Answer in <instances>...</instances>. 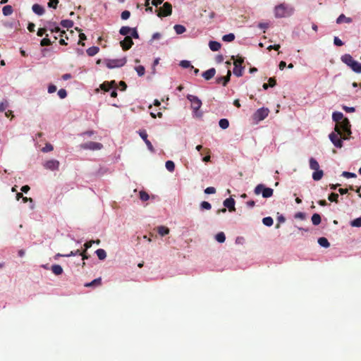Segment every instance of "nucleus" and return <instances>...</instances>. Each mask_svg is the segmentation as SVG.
Wrapping results in <instances>:
<instances>
[{"mask_svg": "<svg viewBox=\"0 0 361 361\" xmlns=\"http://www.w3.org/2000/svg\"><path fill=\"white\" fill-rule=\"evenodd\" d=\"M335 131L341 135L343 133L344 135H343V139H347V136L351 133L349 120L347 118H345L343 120L336 123L335 126Z\"/></svg>", "mask_w": 361, "mask_h": 361, "instance_id": "obj_1", "label": "nucleus"}, {"mask_svg": "<svg viewBox=\"0 0 361 361\" xmlns=\"http://www.w3.org/2000/svg\"><path fill=\"white\" fill-rule=\"evenodd\" d=\"M341 59L343 63L349 66L354 72L357 73H361V63L355 61L350 54H345L341 56Z\"/></svg>", "mask_w": 361, "mask_h": 361, "instance_id": "obj_2", "label": "nucleus"}, {"mask_svg": "<svg viewBox=\"0 0 361 361\" xmlns=\"http://www.w3.org/2000/svg\"><path fill=\"white\" fill-rule=\"evenodd\" d=\"M254 192L257 195L262 193L263 197L269 198L273 195L274 190L271 188H266L263 184H258L255 188Z\"/></svg>", "mask_w": 361, "mask_h": 361, "instance_id": "obj_3", "label": "nucleus"}, {"mask_svg": "<svg viewBox=\"0 0 361 361\" xmlns=\"http://www.w3.org/2000/svg\"><path fill=\"white\" fill-rule=\"evenodd\" d=\"M187 99L191 102V108L197 116H201L202 113H199L198 110L202 106L201 100L196 96L188 94Z\"/></svg>", "mask_w": 361, "mask_h": 361, "instance_id": "obj_4", "label": "nucleus"}, {"mask_svg": "<svg viewBox=\"0 0 361 361\" xmlns=\"http://www.w3.org/2000/svg\"><path fill=\"white\" fill-rule=\"evenodd\" d=\"M127 62L126 57L116 59H106L105 61L106 66L109 68H119L123 66Z\"/></svg>", "mask_w": 361, "mask_h": 361, "instance_id": "obj_5", "label": "nucleus"}, {"mask_svg": "<svg viewBox=\"0 0 361 361\" xmlns=\"http://www.w3.org/2000/svg\"><path fill=\"white\" fill-rule=\"evenodd\" d=\"M243 62H244V59L242 57H238L233 62V64H234L233 73L237 77H240L243 75V71L245 68L244 66H242Z\"/></svg>", "mask_w": 361, "mask_h": 361, "instance_id": "obj_6", "label": "nucleus"}, {"mask_svg": "<svg viewBox=\"0 0 361 361\" xmlns=\"http://www.w3.org/2000/svg\"><path fill=\"white\" fill-rule=\"evenodd\" d=\"M274 15L276 18H285L289 16L290 13L285 4H281L275 7Z\"/></svg>", "mask_w": 361, "mask_h": 361, "instance_id": "obj_7", "label": "nucleus"}, {"mask_svg": "<svg viewBox=\"0 0 361 361\" xmlns=\"http://www.w3.org/2000/svg\"><path fill=\"white\" fill-rule=\"evenodd\" d=\"M103 147V145L100 142H96L90 141L80 145V148L83 149H90V150H99Z\"/></svg>", "mask_w": 361, "mask_h": 361, "instance_id": "obj_8", "label": "nucleus"}, {"mask_svg": "<svg viewBox=\"0 0 361 361\" xmlns=\"http://www.w3.org/2000/svg\"><path fill=\"white\" fill-rule=\"evenodd\" d=\"M172 13V6L169 2H165L161 8H160L157 16L159 17H166L171 16Z\"/></svg>", "mask_w": 361, "mask_h": 361, "instance_id": "obj_9", "label": "nucleus"}, {"mask_svg": "<svg viewBox=\"0 0 361 361\" xmlns=\"http://www.w3.org/2000/svg\"><path fill=\"white\" fill-rule=\"evenodd\" d=\"M269 109L267 108H260L256 111V112L254 114L253 117L254 119L260 121L264 120L269 114Z\"/></svg>", "mask_w": 361, "mask_h": 361, "instance_id": "obj_10", "label": "nucleus"}, {"mask_svg": "<svg viewBox=\"0 0 361 361\" xmlns=\"http://www.w3.org/2000/svg\"><path fill=\"white\" fill-rule=\"evenodd\" d=\"M339 135L343 137V135H341V134H338V133H331L329 135V139L332 142V143L334 145L335 147H336L338 148H341L343 147V142H342L341 137H339Z\"/></svg>", "mask_w": 361, "mask_h": 361, "instance_id": "obj_11", "label": "nucleus"}, {"mask_svg": "<svg viewBox=\"0 0 361 361\" xmlns=\"http://www.w3.org/2000/svg\"><path fill=\"white\" fill-rule=\"evenodd\" d=\"M121 47L124 51L130 49L133 45V42L130 36H126L123 40L120 42Z\"/></svg>", "mask_w": 361, "mask_h": 361, "instance_id": "obj_12", "label": "nucleus"}, {"mask_svg": "<svg viewBox=\"0 0 361 361\" xmlns=\"http://www.w3.org/2000/svg\"><path fill=\"white\" fill-rule=\"evenodd\" d=\"M44 166L45 169L51 171L58 170L59 167V161L56 159L49 160L44 164Z\"/></svg>", "mask_w": 361, "mask_h": 361, "instance_id": "obj_13", "label": "nucleus"}, {"mask_svg": "<svg viewBox=\"0 0 361 361\" xmlns=\"http://www.w3.org/2000/svg\"><path fill=\"white\" fill-rule=\"evenodd\" d=\"M140 136L142 137V139L145 142L146 145L147 146L148 149L152 152H154V149L153 145H152L151 142L147 139V133L145 130H140L139 132Z\"/></svg>", "mask_w": 361, "mask_h": 361, "instance_id": "obj_14", "label": "nucleus"}, {"mask_svg": "<svg viewBox=\"0 0 361 361\" xmlns=\"http://www.w3.org/2000/svg\"><path fill=\"white\" fill-rule=\"evenodd\" d=\"M231 75V72L230 70H228L227 71V75L226 76H221V77L216 78V82L217 84L221 83L224 86H226L228 82L230 81Z\"/></svg>", "mask_w": 361, "mask_h": 361, "instance_id": "obj_15", "label": "nucleus"}, {"mask_svg": "<svg viewBox=\"0 0 361 361\" xmlns=\"http://www.w3.org/2000/svg\"><path fill=\"white\" fill-rule=\"evenodd\" d=\"M235 200L232 197H229L226 199L224 201V206L226 208H228L229 212H235Z\"/></svg>", "mask_w": 361, "mask_h": 361, "instance_id": "obj_16", "label": "nucleus"}, {"mask_svg": "<svg viewBox=\"0 0 361 361\" xmlns=\"http://www.w3.org/2000/svg\"><path fill=\"white\" fill-rule=\"evenodd\" d=\"M116 85V83L115 80H112L111 82H104L101 85L100 87L102 90L105 92L109 91L111 88L115 87Z\"/></svg>", "mask_w": 361, "mask_h": 361, "instance_id": "obj_17", "label": "nucleus"}, {"mask_svg": "<svg viewBox=\"0 0 361 361\" xmlns=\"http://www.w3.org/2000/svg\"><path fill=\"white\" fill-rule=\"evenodd\" d=\"M216 74V69L214 68H211L209 70L202 73V77L206 80H209L212 79Z\"/></svg>", "mask_w": 361, "mask_h": 361, "instance_id": "obj_18", "label": "nucleus"}, {"mask_svg": "<svg viewBox=\"0 0 361 361\" xmlns=\"http://www.w3.org/2000/svg\"><path fill=\"white\" fill-rule=\"evenodd\" d=\"M32 8L33 12L39 16H42L44 13V8L39 4H34Z\"/></svg>", "mask_w": 361, "mask_h": 361, "instance_id": "obj_19", "label": "nucleus"}, {"mask_svg": "<svg viewBox=\"0 0 361 361\" xmlns=\"http://www.w3.org/2000/svg\"><path fill=\"white\" fill-rule=\"evenodd\" d=\"M352 21V18L346 17L344 14H341L336 19V23L338 24H341L342 23H350Z\"/></svg>", "mask_w": 361, "mask_h": 361, "instance_id": "obj_20", "label": "nucleus"}, {"mask_svg": "<svg viewBox=\"0 0 361 361\" xmlns=\"http://www.w3.org/2000/svg\"><path fill=\"white\" fill-rule=\"evenodd\" d=\"M221 44L216 41H210L209 47L212 51H216L221 49Z\"/></svg>", "mask_w": 361, "mask_h": 361, "instance_id": "obj_21", "label": "nucleus"}, {"mask_svg": "<svg viewBox=\"0 0 361 361\" xmlns=\"http://www.w3.org/2000/svg\"><path fill=\"white\" fill-rule=\"evenodd\" d=\"M323 176V171L319 169L317 170H315V171L312 173V178L314 180H319L322 178Z\"/></svg>", "mask_w": 361, "mask_h": 361, "instance_id": "obj_22", "label": "nucleus"}, {"mask_svg": "<svg viewBox=\"0 0 361 361\" xmlns=\"http://www.w3.org/2000/svg\"><path fill=\"white\" fill-rule=\"evenodd\" d=\"M333 120L336 122V123H339L345 118H343V114L341 112H334L332 115Z\"/></svg>", "mask_w": 361, "mask_h": 361, "instance_id": "obj_23", "label": "nucleus"}, {"mask_svg": "<svg viewBox=\"0 0 361 361\" xmlns=\"http://www.w3.org/2000/svg\"><path fill=\"white\" fill-rule=\"evenodd\" d=\"M310 168L314 171L319 169V164L318 161L313 157L310 159Z\"/></svg>", "mask_w": 361, "mask_h": 361, "instance_id": "obj_24", "label": "nucleus"}, {"mask_svg": "<svg viewBox=\"0 0 361 361\" xmlns=\"http://www.w3.org/2000/svg\"><path fill=\"white\" fill-rule=\"evenodd\" d=\"M51 271L55 275H61L63 273V269L61 266L59 264H54L51 266Z\"/></svg>", "mask_w": 361, "mask_h": 361, "instance_id": "obj_25", "label": "nucleus"}, {"mask_svg": "<svg viewBox=\"0 0 361 361\" xmlns=\"http://www.w3.org/2000/svg\"><path fill=\"white\" fill-rule=\"evenodd\" d=\"M13 7L10 5L4 6L2 8V13L5 16H10L13 13Z\"/></svg>", "mask_w": 361, "mask_h": 361, "instance_id": "obj_26", "label": "nucleus"}, {"mask_svg": "<svg viewBox=\"0 0 361 361\" xmlns=\"http://www.w3.org/2000/svg\"><path fill=\"white\" fill-rule=\"evenodd\" d=\"M99 51V48L98 47H91L87 49V54L90 56H93L96 55Z\"/></svg>", "mask_w": 361, "mask_h": 361, "instance_id": "obj_27", "label": "nucleus"}, {"mask_svg": "<svg viewBox=\"0 0 361 361\" xmlns=\"http://www.w3.org/2000/svg\"><path fill=\"white\" fill-rule=\"evenodd\" d=\"M157 231L159 234L161 236H164L169 233V228L164 226H160L157 228Z\"/></svg>", "mask_w": 361, "mask_h": 361, "instance_id": "obj_28", "label": "nucleus"}, {"mask_svg": "<svg viewBox=\"0 0 361 361\" xmlns=\"http://www.w3.org/2000/svg\"><path fill=\"white\" fill-rule=\"evenodd\" d=\"M318 243L319 244L320 246L323 247H329L330 246V243L329 242V240H327V238H324V237H321L318 239Z\"/></svg>", "mask_w": 361, "mask_h": 361, "instance_id": "obj_29", "label": "nucleus"}, {"mask_svg": "<svg viewBox=\"0 0 361 361\" xmlns=\"http://www.w3.org/2000/svg\"><path fill=\"white\" fill-rule=\"evenodd\" d=\"M132 30V28L128 27V26H123L121 27L120 30H119V33L121 35H124V36H128V35H129L130 33Z\"/></svg>", "mask_w": 361, "mask_h": 361, "instance_id": "obj_30", "label": "nucleus"}, {"mask_svg": "<svg viewBox=\"0 0 361 361\" xmlns=\"http://www.w3.org/2000/svg\"><path fill=\"white\" fill-rule=\"evenodd\" d=\"M101 283H102V279L99 277V278H97V279L93 280L90 283H86L85 285V286H86V287L98 286H100Z\"/></svg>", "mask_w": 361, "mask_h": 361, "instance_id": "obj_31", "label": "nucleus"}, {"mask_svg": "<svg viewBox=\"0 0 361 361\" xmlns=\"http://www.w3.org/2000/svg\"><path fill=\"white\" fill-rule=\"evenodd\" d=\"M95 252L100 260H104L106 257V252L104 249H98Z\"/></svg>", "mask_w": 361, "mask_h": 361, "instance_id": "obj_32", "label": "nucleus"}, {"mask_svg": "<svg viewBox=\"0 0 361 361\" xmlns=\"http://www.w3.org/2000/svg\"><path fill=\"white\" fill-rule=\"evenodd\" d=\"M322 219L319 214H314L312 216V222L314 226H317L321 223Z\"/></svg>", "mask_w": 361, "mask_h": 361, "instance_id": "obj_33", "label": "nucleus"}, {"mask_svg": "<svg viewBox=\"0 0 361 361\" xmlns=\"http://www.w3.org/2000/svg\"><path fill=\"white\" fill-rule=\"evenodd\" d=\"M61 26L66 28H71L73 26V21L71 20H63L61 21Z\"/></svg>", "mask_w": 361, "mask_h": 361, "instance_id": "obj_34", "label": "nucleus"}, {"mask_svg": "<svg viewBox=\"0 0 361 361\" xmlns=\"http://www.w3.org/2000/svg\"><path fill=\"white\" fill-rule=\"evenodd\" d=\"M173 28L178 35L183 34L186 30L185 27L182 25H176Z\"/></svg>", "mask_w": 361, "mask_h": 361, "instance_id": "obj_35", "label": "nucleus"}, {"mask_svg": "<svg viewBox=\"0 0 361 361\" xmlns=\"http://www.w3.org/2000/svg\"><path fill=\"white\" fill-rule=\"evenodd\" d=\"M215 238L219 243H224L226 240V235L224 233L219 232L216 235Z\"/></svg>", "mask_w": 361, "mask_h": 361, "instance_id": "obj_36", "label": "nucleus"}, {"mask_svg": "<svg viewBox=\"0 0 361 361\" xmlns=\"http://www.w3.org/2000/svg\"><path fill=\"white\" fill-rule=\"evenodd\" d=\"M219 125L222 129H226L229 126V122L226 118H221L219 122Z\"/></svg>", "mask_w": 361, "mask_h": 361, "instance_id": "obj_37", "label": "nucleus"}, {"mask_svg": "<svg viewBox=\"0 0 361 361\" xmlns=\"http://www.w3.org/2000/svg\"><path fill=\"white\" fill-rule=\"evenodd\" d=\"M222 39L224 42H231L235 39V35L233 33H229L223 36Z\"/></svg>", "mask_w": 361, "mask_h": 361, "instance_id": "obj_38", "label": "nucleus"}, {"mask_svg": "<svg viewBox=\"0 0 361 361\" xmlns=\"http://www.w3.org/2000/svg\"><path fill=\"white\" fill-rule=\"evenodd\" d=\"M137 75L141 77L143 76L145 73V68L143 66H138L135 68Z\"/></svg>", "mask_w": 361, "mask_h": 361, "instance_id": "obj_39", "label": "nucleus"}, {"mask_svg": "<svg viewBox=\"0 0 361 361\" xmlns=\"http://www.w3.org/2000/svg\"><path fill=\"white\" fill-rule=\"evenodd\" d=\"M165 166H166V169L170 172H173L175 169V164H174L173 161H170V160L167 161L166 162Z\"/></svg>", "mask_w": 361, "mask_h": 361, "instance_id": "obj_40", "label": "nucleus"}, {"mask_svg": "<svg viewBox=\"0 0 361 361\" xmlns=\"http://www.w3.org/2000/svg\"><path fill=\"white\" fill-rule=\"evenodd\" d=\"M262 222L267 226H271L274 224L273 219L271 217H270V216L264 217L262 219Z\"/></svg>", "mask_w": 361, "mask_h": 361, "instance_id": "obj_41", "label": "nucleus"}, {"mask_svg": "<svg viewBox=\"0 0 361 361\" xmlns=\"http://www.w3.org/2000/svg\"><path fill=\"white\" fill-rule=\"evenodd\" d=\"M140 198L142 201L145 202L149 199V195L145 191L141 190L140 192Z\"/></svg>", "mask_w": 361, "mask_h": 361, "instance_id": "obj_42", "label": "nucleus"}, {"mask_svg": "<svg viewBox=\"0 0 361 361\" xmlns=\"http://www.w3.org/2000/svg\"><path fill=\"white\" fill-rule=\"evenodd\" d=\"M353 227H361V217L357 218L350 222Z\"/></svg>", "mask_w": 361, "mask_h": 361, "instance_id": "obj_43", "label": "nucleus"}, {"mask_svg": "<svg viewBox=\"0 0 361 361\" xmlns=\"http://www.w3.org/2000/svg\"><path fill=\"white\" fill-rule=\"evenodd\" d=\"M180 66L184 68H194L193 66L191 65L189 61L183 60L180 63Z\"/></svg>", "mask_w": 361, "mask_h": 361, "instance_id": "obj_44", "label": "nucleus"}, {"mask_svg": "<svg viewBox=\"0 0 361 361\" xmlns=\"http://www.w3.org/2000/svg\"><path fill=\"white\" fill-rule=\"evenodd\" d=\"M338 195L337 193L332 192L329 195V200L331 202H338Z\"/></svg>", "mask_w": 361, "mask_h": 361, "instance_id": "obj_45", "label": "nucleus"}, {"mask_svg": "<svg viewBox=\"0 0 361 361\" xmlns=\"http://www.w3.org/2000/svg\"><path fill=\"white\" fill-rule=\"evenodd\" d=\"M51 44V40L47 38V37H44V39H42L40 42V45L42 47H46V46H49Z\"/></svg>", "mask_w": 361, "mask_h": 361, "instance_id": "obj_46", "label": "nucleus"}, {"mask_svg": "<svg viewBox=\"0 0 361 361\" xmlns=\"http://www.w3.org/2000/svg\"><path fill=\"white\" fill-rule=\"evenodd\" d=\"M201 209H210L212 208V205L209 202L203 201L200 204Z\"/></svg>", "mask_w": 361, "mask_h": 361, "instance_id": "obj_47", "label": "nucleus"}, {"mask_svg": "<svg viewBox=\"0 0 361 361\" xmlns=\"http://www.w3.org/2000/svg\"><path fill=\"white\" fill-rule=\"evenodd\" d=\"M54 149L53 146L50 143H47L45 146L42 149L43 152H48L52 151Z\"/></svg>", "mask_w": 361, "mask_h": 361, "instance_id": "obj_48", "label": "nucleus"}, {"mask_svg": "<svg viewBox=\"0 0 361 361\" xmlns=\"http://www.w3.org/2000/svg\"><path fill=\"white\" fill-rule=\"evenodd\" d=\"M58 95L59 97L61 98V99H64L67 96V92L66 90L64 89H60L59 91H58Z\"/></svg>", "mask_w": 361, "mask_h": 361, "instance_id": "obj_49", "label": "nucleus"}, {"mask_svg": "<svg viewBox=\"0 0 361 361\" xmlns=\"http://www.w3.org/2000/svg\"><path fill=\"white\" fill-rule=\"evenodd\" d=\"M342 176L347 178H355L357 176L355 173L348 171L343 172Z\"/></svg>", "mask_w": 361, "mask_h": 361, "instance_id": "obj_50", "label": "nucleus"}, {"mask_svg": "<svg viewBox=\"0 0 361 361\" xmlns=\"http://www.w3.org/2000/svg\"><path fill=\"white\" fill-rule=\"evenodd\" d=\"M130 11L126 10L121 13V17L123 20H127L130 18Z\"/></svg>", "mask_w": 361, "mask_h": 361, "instance_id": "obj_51", "label": "nucleus"}, {"mask_svg": "<svg viewBox=\"0 0 361 361\" xmlns=\"http://www.w3.org/2000/svg\"><path fill=\"white\" fill-rule=\"evenodd\" d=\"M59 4V0H49L48 6L53 8H56Z\"/></svg>", "mask_w": 361, "mask_h": 361, "instance_id": "obj_52", "label": "nucleus"}, {"mask_svg": "<svg viewBox=\"0 0 361 361\" xmlns=\"http://www.w3.org/2000/svg\"><path fill=\"white\" fill-rule=\"evenodd\" d=\"M79 255H80V250H77L76 251H71L69 254L67 255H60L59 254V256H63V257H71V256H75Z\"/></svg>", "mask_w": 361, "mask_h": 361, "instance_id": "obj_53", "label": "nucleus"}, {"mask_svg": "<svg viewBox=\"0 0 361 361\" xmlns=\"http://www.w3.org/2000/svg\"><path fill=\"white\" fill-rule=\"evenodd\" d=\"M130 37L131 38L133 37L135 39H138L139 38V34L136 30V28H132V30L130 32Z\"/></svg>", "mask_w": 361, "mask_h": 361, "instance_id": "obj_54", "label": "nucleus"}, {"mask_svg": "<svg viewBox=\"0 0 361 361\" xmlns=\"http://www.w3.org/2000/svg\"><path fill=\"white\" fill-rule=\"evenodd\" d=\"M49 30L51 32H55V33H60L62 30H61L60 27L59 26H54V27H50L49 28Z\"/></svg>", "mask_w": 361, "mask_h": 361, "instance_id": "obj_55", "label": "nucleus"}, {"mask_svg": "<svg viewBox=\"0 0 361 361\" xmlns=\"http://www.w3.org/2000/svg\"><path fill=\"white\" fill-rule=\"evenodd\" d=\"M295 219H299L301 220H304L305 219V214L301 212H299L295 214Z\"/></svg>", "mask_w": 361, "mask_h": 361, "instance_id": "obj_56", "label": "nucleus"}, {"mask_svg": "<svg viewBox=\"0 0 361 361\" xmlns=\"http://www.w3.org/2000/svg\"><path fill=\"white\" fill-rule=\"evenodd\" d=\"M204 192L206 194H214L216 189L214 187H208L204 190Z\"/></svg>", "mask_w": 361, "mask_h": 361, "instance_id": "obj_57", "label": "nucleus"}, {"mask_svg": "<svg viewBox=\"0 0 361 361\" xmlns=\"http://www.w3.org/2000/svg\"><path fill=\"white\" fill-rule=\"evenodd\" d=\"M334 43L335 45H336L338 47H341L343 44V42L338 37H334Z\"/></svg>", "mask_w": 361, "mask_h": 361, "instance_id": "obj_58", "label": "nucleus"}, {"mask_svg": "<svg viewBox=\"0 0 361 361\" xmlns=\"http://www.w3.org/2000/svg\"><path fill=\"white\" fill-rule=\"evenodd\" d=\"M8 106V102L6 101L5 102L0 103V112H3L6 110Z\"/></svg>", "mask_w": 361, "mask_h": 361, "instance_id": "obj_59", "label": "nucleus"}, {"mask_svg": "<svg viewBox=\"0 0 361 361\" xmlns=\"http://www.w3.org/2000/svg\"><path fill=\"white\" fill-rule=\"evenodd\" d=\"M79 37H80V41H79L78 44L82 46H84L85 44L82 43L81 41L86 39V35L84 33L80 32L79 35Z\"/></svg>", "mask_w": 361, "mask_h": 361, "instance_id": "obj_60", "label": "nucleus"}, {"mask_svg": "<svg viewBox=\"0 0 361 361\" xmlns=\"http://www.w3.org/2000/svg\"><path fill=\"white\" fill-rule=\"evenodd\" d=\"M93 243H94V240H90L88 242H86L84 244L85 250H87V249L90 248Z\"/></svg>", "mask_w": 361, "mask_h": 361, "instance_id": "obj_61", "label": "nucleus"}, {"mask_svg": "<svg viewBox=\"0 0 361 361\" xmlns=\"http://www.w3.org/2000/svg\"><path fill=\"white\" fill-rule=\"evenodd\" d=\"M268 81H269L268 84L271 87H274L276 85V79L274 78H269Z\"/></svg>", "mask_w": 361, "mask_h": 361, "instance_id": "obj_62", "label": "nucleus"}, {"mask_svg": "<svg viewBox=\"0 0 361 361\" xmlns=\"http://www.w3.org/2000/svg\"><path fill=\"white\" fill-rule=\"evenodd\" d=\"M56 91V87L54 85H49L48 87V92L54 93Z\"/></svg>", "mask_w": 361, "mask_h": 361, "instance_id": "obj_63", "label": "nucleus"}, {"mask_svg": "<svg viewBox=\"0 0 361 361\" xmlns=\"http://www.w3.org/2000/svg\"><path fill=\"white\" fill-rule=\"evenodd\" d=\"M46 31H47V29H46V28H44V27H42V28H39V29L38 30V31H37V35L39 37H42V36L44 35V33L46 32Z\"/></svg>", "mask_w": 361, "mask_h": 361, "instance_id": "obj_64", "label": "nucleus"}]
</instances>
